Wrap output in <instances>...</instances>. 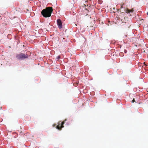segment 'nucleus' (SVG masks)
Returning a JSON list of instances; mask_svg holds the SVG:
<instances>
[{
	"instance_id": "nucleus-4",
	"label": "nucleus",
	"mask_w": 148,
	"mask_h": 148,
	"mask_svg": "<svg viewBox=\"0 0 148 148\" xmlns=\"http://www.w3.org/2000/svg\"><path fill=\"white\" fill-rule=\"evenodd\" d=\"M57 21L58 27L60 29L62 28V25L61 21L60 19H58L57 20Z\"/></svg>"
},
{
	"instance_id": "nucleus-3",
	"label": "nucleus",
	"mask_w": 148,
	"mask_h": 148,
	"mask_svg": "<svg viewBox=\"0 0 148 148\" xmlns=\"http://www.w3.org/2000/svg\"><path fill=\"white\" fill-rule=\"evenodd\" d=\"M64 123V122H59L58 123V125L56 126V128L60 130L62 128H63L64 126L63 125V124Z\"/></svg>"
},
{
	"instance_id": "nucleus-6",
	"label": "nucleus",
	"mask_w": 148,
	"mask_h": 148,
	"mask_svg": "<svg viewBox=\"0 0 148 148\" xmlns=\"http://www.w3.org/2000/svg\"><path fill=\"white\" fill-rule=\"evenodd\" d=\"M60 58V57L59 56H58L57 57L56 59H57V60H58Z\"/></svg>"
},
{
	"instance_id": "nucleus-7",
	"label": "nucleus",
	"mask_w": 148,
	"mask_h": 148,
	"mask_svg": "<svg viewBox=\"0 0 148 148\" xmlns=\"http://www.w3.org/2000/svg\"><path fill=\"white\" fill-rule=\"evenodd\" d=\"M123 5H121V8H123V6H123Z\"/></svg>"
},
{
	"instance_id": "nucleus-9",
	"label": "nucleus",
	"mask_w": 148,
	"mask_h": 148,
	"mask_svg": "<svg viewBox=\"0 0 148 148\" xmlns=\"http://www.w3.org/2000/svg\"><path fill=\"white\" fill-rule=\"evenodd\" d=\"M56 125H55V126H54V127H55V126H56Z\"/></svg>"
},
{
	"instance_id": "nucleus-2",
	"label": "nucleus",
	"mask_w": 148,
	"mask_h": 148,
	"mask_svg": "<svg viewBox=\"0 0 148 148\" xmlns=\"http://www.w3.org/2000/svg\"><path fill=\"white\" fill-rule=\"evenodd\" d=\"M28 57V56L27 54H25L22 53L16 55V57L19 60H23L24 59L27 58Z\"/></svg>"
},
{
	"instance_id": "nucleus-8",
	"label": "nucleus",
	"mask_w": 148,
	"mask_h": 148,
	"mask_svg": "<svg viewBox=\"0 0 148 148\" xmlns=\"http://www.w3.org/2000/svg\"><path fill=\"white\" fill-rule=\"evenodd\" d=\"M147 15L148 16V12H147Z\"/></svg>"
},
{
	"instance_id": "nucleus-5",
	"label": "nucleus",
	"mask_w": 148,
	"mask_h": 148,
	"mask_svg": "<svg viewBox=\"0 0 148 148\" xmlns=\"http://www.w3.org/2000/svg\"><path fill=\"white\" fill-rule=\"evenodd\" d=\"M125 12L127 13H129L130 12H133V10H130L128 9H127L125 10Z\"/></svg>"
},
{
	"instance_id": "nucleus-1",
	"label": "nucleus",
	"mask_w": 148,
	"mask_h": 148,
	"mask_svg": "<svg viewBox=\"0 0 148 148\" xmlns=\"http://www.w3.org/2000/svg\"><path fill=\"white\" fill-rule=\"evenodd\" d=\"M52 12V8L48 7L42 11L41 14L45 17H49L51 16Z\"/></svg>"
}]
</instances>
